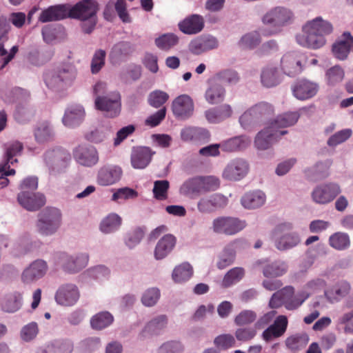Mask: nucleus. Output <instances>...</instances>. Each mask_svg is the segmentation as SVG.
<instances>
[{"mask_svg":"<svg viewBox=\"0 0 353 353\" xmlns=\"http://www.w3.org/2000/svg\"><path fill=\"white\" fill-rule=\"evenodd\" d=\"M48 269V266L45 261L35 260L23 270L21 279L23 283H30L43 277Z\"/></svg>","mask_w":353,"mask_h":353,"instance_id":"obj_18","label":"nucleus"},{"mask_svg":"<svg viewBox=\"0 0 353 353\" xmlns=\"http://www.w3.org/2000/svg\"><path fill=\"white\" fill-rule=\"evenodd\" d=\"M192 273V266L188 263H183L175 267L172 277L175 283H183L190 279Z\"/></svg>","mask_w":353,"mask_h":353,"instance_id":"obj_41","label":"nucleus"},{"mask_svg":"<svg viewBox=\"0 0 353 353\" xmlns=\"http://www.w3.org/2000/svg\"><path fill=\"white\" fill-rule=\"evenodd\" d=\"M134 49L130 42L121 41L112 47L110 52V57L115 59H121L122 58L130 55Z\"/></svg>","mask_w":353,"mask_h":353,"instance_id":"obj_45","label":"nucleus"},{"mask_svg":"<svg viewBox=\"0 0 353 353\" xmlns=\"http://www.w3.org/2000/svg\"><path fill=\"white\" fill-rule=\"evenodd\" d=\"M329 244L337 250H345L350 245V236L344 232H335L330 236Z\"/></svg>","mask_w":353,"mask_h":353,"instance_id":"obj_44","label":"nucleus"},{"mask_svg":"<svg viewBox=\"0 0 353 353\" xmlns=\"http://www.w3.org/2000/svg\"><path fill=\"white\" fill-rule=\"evenodd\" d=\"M246 226L245 221L231 216H220L214 219L212 230L215 233L225 235H234Z\"/></svg>","mask_w":353,"mask_h":353,"instance_id":"obj_7","label":"nucleus"},{"mask_svg":"<svg viewBox=\"0 0 353 353\" xmlns=\"http://www.w3.org/2000/svg\"><path fill=\"white\" fill-rule=\"evenodd\" d=\"M19 204L29 211H36L46 203L45 196L40 193L21 192L17 196Z\"/></svg>","mask_w":353,"mask_h":353,"instance_id":"obj_20","label":"nucleus"},{"mask_svg":"<svg viewBox=\"0 0 353 353\" xmlns=\"http://www.w3.org/2000/svg\"><path fill=\"white\" fill-rule=\"evenodd\" d=\"M167 317L165 315H161L150 321L145 327V331L151 333H157L159 330L165 327L167 324Z\"/></svg>","mask_w":353,"mask_h":353,"instance_id":"obj_60","label":"nucleus"},{"mask_svg":"<svg viewBox=\"0 0 353 353\" xmlns=\"http://www.w3.org/2000/svg\"><path fill=\"white\" fill-rule=\"evenodd\" d=\"M341 192L338 183L326 182L316 185L311 192V197L315 203L327 205L332 202Z\"/></svg>","mask_w":353,"mask_h":353,"instance_id":"obj_5","label":"nucleus"},{"mask_svg":"<svg viewBox=\"0 0 353 353\" xmlns=\"http://www.w3.org/2000/svg\"><path fill=\"white\" fill-rule=\"evenodd\" d=\"M152 153L148 147L134 148L131 154V163L135 169H143L152 159Z\"/></svg>","mask_w":353,"mask_h":353,"instance_id":"obj_29","label":"nucleus"},{"mask_svg":"<svg viewBox=\"0 0 353 353\" xmlns=\"http://www.w3.org/2000/svg\"><path fill=\"white\" fill-rule=\"evenodd\" d=\"M204 24V19L201 15L193 14L180 21L178 26L184 34H196L202 31Z\"/></svg>","mask_w":353,"mask_h":353,"instance_id":"obj_23","label":"nucleus"},{"mask_svg":"<svg viewBox=\"0 0 353 353\" xmlns=\"http://www.w3.org/2000/svg\"><path fill=\"white\" fill-rule=\"evenodd\" d=\"M244 274L245 271L243 268L239 267L234 268L230 270L224 276L222 285L224 288H228L241 280Z\"/></svg>","mask_w":353,"mask_h":353,"instance_id":"obj_47","label":"nucleus"},{"mask_svg":"<svg viewBox=\"0 0 353 353\" xmlns=\"http://www.w3.org/2000/svg\"><path fill=\"white\" fill-rule=\"evenodd\" d=\"M218 40L212 36H203L192 43V50L196 54L209 51L218 47Z\"/></svg>","mask_w":353,"mask_h":353,"instance_id":"obj_35","label":"nucleus"},{"mask_svg":"<svg viewBox=\"0 0 353 353\" xmlns=\"http://www.w3.org/2000/svg\"><path fill=\"white\" fill-rule=\"evenodd\" d=\"M307 61L306 56L299 52H290L284 54L281 59V68L288 76H294L303 70Z\"/></svg>","mask_w":353,"mask_h":353,"instance_id":"obj_9","label":"nucleus"},{"mask_svg":"<svg viewBox=\"0 0 353 353\" xmlns=\"http://www.w3.org/2000/svg\"><path fill=\"white\" fill-rule=\"evenodd\" d=\"M183 345L176 341H168L163 343L159 349V353H182Z\"/></svg>","mask_w":353,"mask_h":353,"instance_id":"obj_64","label":"nucleus"},{"mask_svg":"<svg viewBox=\"0 0 353 353\" xmlns=\"http://www.w3.org/2000/svg\"><path fill=\"white\" fill-rule=\"evenodd\" d=\"M107 135V130L103 127L94 128L85 134V139L94 143L103 142Z\"/></svg>","mask_w":353,"mask_h":353,"instance_id":"obj_58","label":"nucleus"},{"mask_svg":"<svg viewBox=\"0 0 353 353\" xmlns=\"http://www.w3.org/2000/svg\"><path fill=\"white\" fill-rule=\"evenodd\" d=\"M176 238L172 234L164 235L157 243L154 249V258L161 260L166 257L176 244Z\"/></svg>","mask_w":353,"mask_h":353,"instance_id":"obj_33","label":"nucleus"},{"mask_svg":"<svg viewBox=\"0 0 353 353\" xmlns=\"http://www.w3.org/2000/svg\"><path fill=\"white\" fill-rule=\"evenodd\" d=\"M194 109V101L188 94L179 95L172 101V111L178 119L185 120L190 118L193 114Z\"/></svg>","mask_w":353,"mask_h":353,"instance_id":"obj_12","label":"nucleus"},{"mask_svg":"<svg viewBox=\"0 0 353 353\" xmlns=\"http://www.w3.org/2000/svg\"><path fill=\"white\" fill-rule=\"evenodd\" d=\"M68 17V6L57 5L50 6L43 10L39 16V21L46 23L52 21H59Z\"/></svg>","mask_w":353,"mask_h":353,"instance_id":"obj_27","label":"nucleus"},{"mask_svg":"<svg viewBox=\"0 0 353 353\" xmlns=\"http://www.w3.org/2000/svg\"><path fill=\"white\" fill-rule=\"evenodd\" d=\"M288 323V319L285 316H279L274 323L263 331L262 334L263 339L269 341L273 338L282 336L287 329Z\"/></svg>","mask_w":353,"mask_h":353,"instance_id":"obj_30","label":"nucleus"},{"mask_svg":"<svg viewBox=\"0 0 353 353\" xmlns=\"http://www.w3.org/2000/svg\"><path fill=\"white\" fill-rule=\"evenodd\" d=\"M265 201V195L261 191L246 193L241 199V203L245 208H256L261 207Z\"/></svg>","mask_w":353,"mask_h":353,"instance_id":"obj_37","label":"nucleus"},{"mask_svg":"<svg viewBox=\"0 0 353 353\" xmlns=\"http://www.w3.org/2000/svg\"><path fill=\"white\" fill-rule=\"evenodd\" d=\"M170 183L168 180H157L154 182L153 196L158 201H165L168 198Z\"/></svg>","mask_w":353,"mask_h":353,"instance_id":"obj_48","label":"nucleus"},{"mask_svg":"<svg viewBox=\"0 0 353 353\" xmlns=\"http://www.w3.org/2000/svg\"><path fill=\"white\" fill-rule=\"evenodd\" d=\"M256 319V314L252 310H243L234 319L237 325H244L253 323Z\"/></svg>","mask_w":353,"mask_h":353,"instance_id":"obj_62","label":"nucleus"},{"mask_svg":"<svg viewBox=\"0 0 353 353\" xmlns=\"http://www.w3.org/2000/svg\"><path fill=\"white\" fill-rule=\"evenodd\" d=\"M345 72L339 65H334L326 72V79L328 84L334 85L343 81Z\"/></svg>","mask_w":353,"mask_h":353,"instance_id":"obj_54","label":"nucleus"},{"mask_svg":"<svg viewBox=\"0 0 353 353\" xmlns=\"http://www.w3.org/2000/svg\"><path fill=\"white\" fill-rule=\"evenodd\" d=\"M228 199L219 194H212L199 199L197 203L199 212L203 214L211 213L216 209L226 206Z\"/></svg>","mask_w":353,"mask_h":353,"instance_id":"obj_14","label":"nucleus"},{"mask_svg":"<svg viewBox=\"0 0 353 353\" xmlns=\"http://www.w3.org/2000/svg\"><path fill=\"white\" fill-rule=\"evenodd\" d=\"M260 42L259 34L257 32H252L243 36L239 42V45L243 49H252L257 46Z\"/></svg>","mask_w":353,"mask_h":353,"instance_id":"obj_53","label":"nucleus"},{"mask_svg":"<svg viewBox=\"0 0 353 353\" xmlns=\"http://www.w3.org/2000/svg\"><path fill=\"white\" fill-rule=\"evenodd\" d=\"M352 134V131L350 129H345L339 131L328 139L327 144L330 146H335L348 139Z\"/></svg>","mask_w":353,"mask_h":353,"instance_id":"obj_63","label":"nucleus"},{"mask_svg":"<svg viewBox=\"0 0 353 353\" xmlns=\"http://www.w3.org/2000/svg\"><path fill=\"white\" fill-rule=\"evenodd\" d=\"M46 159L52 160L55 163H58L61 161L67 163L70 159V155L67 151L57 148L48 152L46 154Z\"/></svg>","mask_w":353,"mask_h":353,"instance_id":"obj_59","label":"nucleus"},{"mask_svg":"<svg viewBox=\"0 0 353 353\" xmlns=\"http://www.w3.org/2000/svg\"><path fill=\"white\" fill-rule=\"evenodd\" d=\"M236 253L231 248H225L219 256L217 268L220 270L225 269L233 263L235 259Z\"/></svg>","mask_w":353,"mask_h":353,"instance_id":"obj_52","label":"nucleus"},{"mask_svg":"<svg viewBox=\"0 0 353 353\" xmlns=\"http://www.w3.org/2000/svg\"><path fill=\"white\" fill-rule=\"evenodd\" d=\"M23 150V145L19 141H13L6 145L5 161L2 163H8V165H13L17 163V159L14 157L21 154Z\"/></svg>","mask_w":353,"mask_h":353,"instance_id":"obj_42","label":"nucleus"},{"mask_svg":"<svg viewBox=\"0 0 353 353\" xmlns=\"http://www.w3.org/2000/svg\"><path fill=\"white\" fill-rule=\"evenodd\" d=\"M215 79L231 85L236 84L239 81L238 73L231 70H226L218 72L216 74Z\"/></svg>","mask_w":353,"mask_h":353,"instance_id":"obj_61","label":"nucleus"},{"mask_svg":"<svg viewBox=\"0 0 353 353\" xmlns=\"http://www.w3.org/2000/svg\"><path fill=\"white\" fill-rule=\"evenodd\" d=\"M79 298V292L77 287L73 284L62 285L57 290L55 299L57 303L64 306L74 305Z\"/></svg>","mask_w":353,"mask_h":353,"instance_id":"obj_19","label":"nucleus"},{"mask_svg":"<svg viewBox=\"0 0 353 353\" xmlns=\"http://www.w3.org/2000/svg\"><path fill=\"white\" fill-rule=\"evenodd\" d=\"M251 108L254 112V117L256 118L258 121L269 117L274 112L272 105L266 102H261Z\"/></svg>","mask_w":353,"mask_h":353,"instance_id":"obj_50","label":"nucleus"},{"mask_svg":"<svg viewBox=\"0 0 353 353\" xmlns=\"http://www.w3.org/2000/svg\"><path fill=\"white\" fill-rule=\"evenodd\" d=\"M76 71L73 66L65 65L55 74H46L45 82L48 87L52 88L60 81L72 80L75 77Z\"/></svg>","mask_w":353,"mask_h":353,"instance_id":"obj_31","label":"nucleus"},{"mask_svg":"<svg viewBox=\"0 0 353 353\" xmlns=\"http://www.w3.org/2000/svg\"><path fill=\"white\" fill-rule=\"evenodd\" d=\"M261 79L262 84L267 88L276 86L280 82L278 70L272 66H268L262 70Z\"/></svg>","mask_w":353,"mask_h":353,"instance_id":"obj_39","label":"nucleus"},{"mask_svg":"<svg viewBox=\"0 0 353 353\" xmlns=\"http://www.w3.org/2000/svg\"><path fill=\"white\" fill-rule=\"evenodd\" d=\"M74 157L76 161L81 165L92 167L99 162V153L94 146H78L74 152Z\"/></svg>","mask_w":353,"mask_h":353,"instance_id":"obj_17","label":"nucleus"},{"mask_svg":"<svg viewBox=\"0 0 353 353\" xmlns=\"http://www.w3.org/2000/svg\"><path fill=\"white\" fill-rule=\"evenodd\" d=\"M85 117V111L81 105L68 107L64 114L62 121L68 128H75L79 125Z\"/></svg>","mask_w":353,"mask_h":353,"instance_id":"obj_26","label":"nucleus"},{"mask_svg":"<svg viewBox=\"0 0 353 353\" xmlns=\"http://www.w3.org/2000/svg\"><path fill=\"white\" fill-rule=\"evenodd\" d=\"M122 175V170L117 165H104L98 170L97 183L101 186H108L118 182Z\"/></svg>","mask_w":353,"mask_h":353,"instance_id":"obj_15","label":"nucleus"},{"mask_svg":"<svg viewBox=\"0 0 353 353\" xmlns=\"http://www.w3.org/2000/svg\"><path fill=\"white\" fill-rule=\"evenodd\" d=\"M97 3L94 0H83L76 3L72 8L68 6V17L74 19H86L97 17Z\"/></svg>","mask_w":353,"mask_h":353,"instance_id":"obj_13","label":"nucleus"},{"mask_svg":"<svg viewBox=\"0 0 353 353\" xmlns=\"http://www.w3.org/2000/svg\"><path fill=\"white\" fill-rule=\"evenodd\" d=\"M332 52L339 60H345L353 51V36L350 32H344L332 45Z\"/></svg>","mask_w":353,"mask_h":353,"instance_id":"obj_16","label":"nucleus"},{"mask_svg":"<svg viewBox=\"0 0 353 353\" xmlns=\"http://www.w3.org/2000/svg\"><path fill=\"white\" fill-rule=\"evenodd\" d=\"M22 302V294L14 292L4 295L0 299V308L4 312L14 313L21 307Z\"/></svg>","mask_w":353,"mask_h":353,"instance_id":"obj_28","label":"nucleus"},{"mask_svg":"<svg viewBox=\"0 0 353 353\" xmlns=\"http://www.w3.org/2000/svg\"><path fill=\"white\" fill-rule=\"evenodd\" d=\"M220 181L213 176H196L185 180L181 185L179 192L190 198L201 194L214 191L219 188Z\"/></svg>","mask_w":353,"mask_h":353,"instance_id":"obj_2","label":"nucleus"},{"mask_svg":"<svg viewBox=\"0 0 353 353\" xmlns=\"http://www.w3.org/2000/svg\"><path fill=\"white\" fill-rule=\"evenodd\" d=\"M248 144L249 141L245 137H236L224 141L221 149L225 152H234L246 148Z\"/></svg>","mask_w":353,"mask_h":353,"instance_id":"obj_43","label":"nucleus"},{"mask_svg":"<svg viewBox=\"0 0 353 353\" xmlns=\"http://www.w3.org/2000/svg\"><path fill=\"white\" fill-rule=\"evenodd\" d=\"M94 103L96 108L105 112L108 117H115L121 112V95L117 92L103 97H97Z\"/></svg>","mask_w":353,"mask_h":353,"instance_id":"obj_8","label":"nucleus"},{"mask_svg":"<svg viewBox=\"0 0 353 353\" xmlns=\"http://www.w3.org/2000/svg\"><path fill=\"white\" fill-rule=\"evenodd\" d=\"M57 263L61 265L64 271L75 273L84 268L88 263L89 257L87 254L81 253L76 255H69L61 253L57 256Z\"/></svg>","mask_w":353,"mask_h":353,"instance_id":"obj_10","label":"nucleus"},{"mask_svg":"<svg viewBox=\"0 0 353 353\" xmlns=\"http://www.w3.org/2000/svg\"><path fill=\"white\" fill-rule=\"evenodd\" d=\"M113 319V316L110 312H101L92 316L90 324L93 329L102 330L109 326Z\"/></svg>","mask_w":353,"mask_h":353,"instance_id":"obj_46","label":"nucleus"},{"mask_svg":"<svg viewBox=\"0 0 353 353\" xmlns=\"http://www.w3.org/2000/svg\"><path fill=\"white\" fill-rule=\"evenodd\" d=\"M319 90L317 83L301 79L295 83L292 87L294 96L299 100H307L314 97Z\"/></svg>","mask_w":353,"mask_h":353,"instance_id":"obj_21","label":"nucleus"},{"mask_svg":"<svg viewBox=\"0 0 353 353\" xmlns=\"http://www.w3.org/2000/svg\"><path fill=\"white\" fill-rule=\"evenodd\" d=\"M169 99V95L161 90H154L148 96V103L156 108L162 106Z\"/></svg>","mask_w":353,"mask_h":353,"instance_id":"obj_55","label":"nucleus"},{"mask_svg":"<svg viewBox=\"0 0 353 353\" xmlns=\"http://www.w3.org/2000/svg\"><path fill=\"white\" fill-rule=\"evenodd\" d=\"M62 222L61 211L56 208H46L37 215L36 231L42 236H51L59 229Z\"/></svg>","mask_w":353,"mask_h":353,"instance_id":"obj_3","label":"nucleus"},{"mask_svg":"<svg viewBox=\"0 0 353 353\" xmlns=\"http://www.w3.org/2000/svg\"><path fill=\"white\" fill-rule=\"evenodd\" d=\"M307 341V336H293L288 338L285 343L290 350L296 352L305 347Z\"/></svg>","mask_w":353,"mask_h":353,"instance_id":"obj_56","label":"nucleus"},{"mask_svg":"<svg viewBox=\"0 0 353 353\" xmlns=\"http://www.w3.org/2000/svg\"><path fill=\"white\" fill-rule=\"evenodd\" d=\"M121 221V218L118 214H110L101 221L100 230L105 234L113 232L119 228Z\"/></svg>","mask_w":353,"mask_h":353,"instance_id":"obj_40","label":"nucleus"},{"mask_svg":"<svg viewBox=\"0 0 353 353\" xmlns=\"http://www.w3.org/2000/svg\"><path fill=\"white\" fill-rule=\"evenodd\" d=\"M248 171V164L241 159L232 161L225 168L223 177L231 181H239L243 178Z\"/></svg>","mask_w":353,"mask_h":353,"instance_id":"obj_22","label":"nucleus"},{"mask_svg":"<svg viewBox=\"0 0 353 353\" xmlns=\"http://www.w3.org/2000/svg\"><path fill=\"white\" fill-rule=\"evenodd\" d=\"M332 32V23L318 17L303 26L302 33L296 36V40L303 47L317 50L325 44V36Z\"/></svg>","mask_w":353,"mask_h":353,"instance_id":"obj_1","label":"nucleus"},{"mask_svg":"<svg viewBox=\"0 0 353 353\" xmlns=\"http://www.w3.org/2000/svg\"><path fill=\"white\" fill-rule=\"evenodd\" d=\"M105 56V51L101 49L94 52L90 65L92 74H97L104 66Z\"/></svg>","mask_w":353,"mask_h":353,"instance_id":"obj_57","label":"nucleus"},{"mask_svg":"<svg viewBox=\"0 0 353 353\" xmlns=\"http://www.w3.org/2000/svg\"><path fill=\"white\" fill-rule=\"evenodd\" d=\"M294 294V288L292 286H285L274 292L269 301V307L276 309L282 305H285L290 297Z\"/></svg>","mask_w":353,"mask_h":353,"instance_id":"obj_34","label":"nucleus"},{"mask_svg":"<svg viewBox=\"0 0 353 353\" xmlns=\"http://www.w3.org/2000/svg\"><path fill=\"white\" fill-rule=\"evenodd\" d=\"M214 344L219 350H227L235 346L236 340L230 334H223L215 337Z\"/></svg>","mask_w":353,"mask_h":353,"instance_id":"obj_51","label":"nucleus"},{"mask_svg":"<svg viewBox=\"0 0 353 353\" xmlns=\"http://www.w3.org/2000/svg\"><path fill=\"white\" fill-rule=\"evenodd\" d=\"M225 88L214 78L205 90V101L211 105L219 104L225 100Z\"/></svg>","mask_w":353,"mask_h":353,"instance_id":"obj_24","label":"nucleus"},{"mask_svg":"<svg viewBox=\"0 0 353 353\" xmlns=\"http://www.w3.org/2000/svg\"><path fill=\"white\" fill-rule=\"evenodd\" d=\"M299 118V114L297 112H285L278 115L275 119L270 122V124L274 125V129L280 130V128L294 125Z\"/></svg>","mask_w":353,"mask_h":353,"instance_id":"obj_36","label":"nucleus"},{"mask_svg":"<svg viewBox=\"0 0 353 353\" xmlns=\"http://www.w3.org/2000/svg\"><path fill=\"white\" fill-rule=\"evenodd\" d=\"M294 14L293 12L283 6H276L267 12L262 18V22L265 25L270 26L272 30L267 35L279 33L282 28L293 23Z\"/></svg>","mask_w":353,"mask_h":353,"instance_id":"obj_4","label":"nucleus"},{"mask_svg":"<svg viewBox=\"0 0 353 353\" xmlns=\"http://www.w3.org/2000/svg\"><path fill=\"white\" fill-rule=\"evenodd\" d=\"M288 133L287 130H277L274 125H269L261 130L256 136L255 146L259 150L268 149L272 144L277 142L280 137Z\"/></svg>","mask_w":353,"mask_h":353,"instance_id":"obj_11","label":"nucleus"},{"mask_svg":"<svg viewBox=\"0 0 353 353\" xmlns=\"http://www.w3.org/2000/svg\"><path fill=\"white\" fill-rule=\"evenodd\" d=\"M288 265L283 261H274L262 266L263 274L265 277H278L288 271Z\"/></svg>","mask_w":353,"mask_h":353,"instance_id":"obj_38","label":"nucleus"},{"mask_svg":"<svg viewBox=\"0 0 353 353\" xmlns=\"http://www.w3.org/2000/svg\"><path fill=\"white\" fill-rule=\"evenodd\" d=\"M292 225L284 223L279 225L274 231L276 239L275 245L279 250H285L296 246L301 241L297 232L291 231Z\"/></svg>","mask_w":353,"mask_h":353,"instance_id":"obj_6","label":"nucleus"},{"mask_svg":"<svg viewBox=\"0 0 353 353\" xmlns=\"http://www.w3.org/2000/svg\"><path fill=\"white\" fill-rule=\"evenodd\" d=\"M73 348L71 340L58 339L49 343L45 347L39 348L37 353H72Z\"/></svg>","mask_w":353,"mask_h":353,"instance_id":"obj_25","label":"nucleus"},{"mask_svg":"<svg viewBox=\"0 0 353 353\" xmlns=\"http://www.w3.org/2000/svg\"><path fill=\"white\" fill-rule=\"evenodd\" d=\"M350 284L346 281H341L325 291V296L331 303L339 301L350 292Z\"/></svg>","mask_w":353,"mask_h":353,"instance_id":"obj_32","label":"nucleus"},{"mask_svg":"<svg viewBox=\"0 0 353 353\" xmlns=\"http://www.w3.org/2000/svg\"><path fill=\"white\" fill-rule=\"evenodd\" d=\"M179 42V38L172 33L162 34L155 39L156 46L161 50H169Z\"/></svg>","mask_w":353,"mask_h":353,"instance_id":"obj_49","label":"nucleus"}]
</instances>
